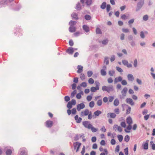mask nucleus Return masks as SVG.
<instances>
[{
    "label": "nucleus",
    "instance_id": "obj_21",
    "mask_svg": "<svg viewBox=\"0 0 155 155\" xmlns=\"http://www.w3.org/2000/svg\"><path fill=\"white\" fill-rule=\"evenodd\" d=\"M119 104V100L118 99H115L114 102V104L115 106H118Z\"/></svg>",
    "mask_w": 155,
    "mask_h": 155
},
{
    "label": "nucleus",
    "instance_id": "obj_61",
    "mask_svg": "<svg viewBox=\"0 0 155 155\" xmlns=\"http://www.w3.org/2000/svg\"><path fill=\"white\" fill-rule=\"evenodd\" d=\"M121 84L123 85H125L127 84L126 81L125 80H123L121 81Z\"/></svg>",
    "mask_w": 155,
    "mask_h": 155
},
{
    "label": "nucleus",
    "instance_id": "obj_2",
    "mask_svg": "<svg viewBox=\"0 0 155 155\" xmlns=\"http://www.w3.org/2000/svg\"><path fill=\"white\" fill-rule=\"evenodd\" d=\"M102 90L103 91H106L109 93L113 90V87L112 86H103L102 87Z\"/></svg>",
    "mask_w": 155,
    "mask_h": 155
},
{
    "label": "nucleus",
    "instance_id": "obj_33",
    "mask_svg": "<svg viewBox=\"0 0 155 155\" xmlns=\"http://www.w3.org/2000/svg\"><path fill=\"white\" fill-rule=\"evenodd\" d=\"M76 23L77 22L75 21H71L69 22V25H70V26H73V25L76 24Z\"/></svg>",
    "mask_w": 155,
    "mask_h": 155
},
{
    "label": "nucleus",
    "instance_id": "obj_43",
    "mask_svg": "<svg viewBox=\"0 0 155 155\" xmlns=\"http://www.w3.org/2000/svg\"><path fill=\"white\" fill-rule=\"evenodd\" d=\"M92 98V96L91 95H88L87 96V100L88 101H91Z\"/></svg>",
    "mask_w": 155,
    "mask_h": 155
},
{
    "label": "nucleus",
    "instance_id": "obj_7",
    "mask_svg": "<svg viewBox=\"0 0 155 155\" xmlns=\"http://www.w3.org/2000/svg\"><path fill=\"white\" fill-rule=\"evenodd\" d=\"M83 124L85 127L90 129V127L91 126V124H89V122L87 121H85L83 122Z\"/></svg>",
    "mask_w": 155,
    "mask_h": 155
},
{
    "label": "nucleus",
    "instance_id": "obj_18",
    "mask_svg": "<svg viewBox=\"0 0 155 155\" xmlns=\"http://www.w3.org/2000/svg\"><path fill=\"white\" fill-rule=\"evenodd\" d=\"M83 28V29L87 32H88L89 31V27L86 25H84Z\"/></svg>",
    "mask_w": 155,
    "mask_h": 155
},
{
    "label": "nucleus",
    "instance_id": "obj_30",
    "mask_svg": "<svg viewBox=\"0 0 155 155\" xmlns=\"http://www.w3.org/2000/svg\"><path fill=\"white\" fill-rule=\"evenodd\" d=\"M150 144L151 145L152 149L153 150H155V144L153 143L152 141L150 142Z\"/></svg>",
    "mask_w": 155,
    "mask_h": 155
},
{
    "label": "nucleus",
    "instance_id": "obj_57",
    "mask_svg": "<svg viewBox=\"0 0 155 155\" xmlns=\"http://www.w3.org/2000/svg\"><path fill=\"white\" fill-rule=\"evenodd\" d=\"M101 130L103 132H105L106 130L104 126H103L101 129Z\"/></svg>",
    "mask_w": 155,
    "mask_h": 155
},
{
    "label": "nucleus",
    "instance_id": "obj_3",
    "mask_svg": "<svg viewBox=\"0 0 155 155\" xmlns=\"http://www.w3.org/2000/svg\"><path fill=\"white\" fill-rule=\"evenodd\" d=\"M144 4V0H140L137 4V7L136 9L137 11L140 9Z\"/></svg>",
    "mask_w": 155,
    "mask_h": 155
},
{
    "label": "nucleus",
    "instance_id": "obj_51",
    "mask_svg": "<svg viewBox=\"0 0 155 155\" xmlns=\"http://www.w3.org/2000/svg\"><path fill=\"white\" fill-rule=\"evenodd\" d=\"M131 110V108L130 107H128L127 109L126 110V113L127 114H129L130 113V111Z\"/></svg>",
    "mask_w": 155,
    "mask_h": 155
},
{
    "label": "nucleus",
    "instance_id": "obj_39",
    "mask_svg": "<svg viewBox=\"0 0 155 155\" xmlns=\"http://www.w3.org/2000/svg\"><path fill=\"white\" fill-rule=\"evenodd\" d=\"M94 105V103L93 101H91L89 104V106L91 108L93 107Z\"/></svg>",
    "mask_w": 155,
    "mask_h": 155
},
{
    "label": "nucleus",
    "instance_id": "obj_22",
    "mask_svg": "<svg viewBox=\"0 0 155 155\" xmlns=\"http://www.w3.org/2000/svg\"><path fill=\"white\" fill-rule=\"evenodd\" d=\"M107 5H106V3L105 2H103L101 6V8L103 9H104Z\"/></svg>",
    "mask_w": 155,
    "mask_h": 155
},
{
    "label": "nucleus",
    "instance_id": "obj_28",
    "mask_svg": "<svg viewBox=\"0 0 155 155\" xmlns=\"http://www.w3.org/2000/svg\"><path fill=\"white\" fill-rule=\"evenodd\" d=\"M71 102H69L67 105V107L68 108L70 109L72 107L73 105L71 103Z\"/></svg>",
    "mask_w": 155,
    "mask_h": 155
},
{
    "label": "nucleus",
    "instance_id": "obj_48",
    "mask_svg": "<svg viewBox=\"0 0 155 155\" xmlns=\"http://www.w3.org/2000/svg\"><path fill=\"white\" fill-rule=\"evenodd\" d=\"M80 78L82 80H84L85 79V76L83 74H81L80 75Z\"/></svg>",
    "mask_w": 155,
    "mask_h": 155
},
{
    "label": "nucleus",
    "instance_id": "obj_34",
    "mask_svg": "<svg viewBox=\"0 0 155 155\" xmlns=\"http://www.w3.org/2000/svg\"><path fill=\"white\" fill-rule=\"evenodd\" d=\"M117 138L119 141L121 142L123 140V137L122 135H118L117 136Z\"/></svg>",
    "mask_w": 155,
    "mask_h": 155
},
{
    "label": "nucleus",
    "instance_id": "obj_32",
    "mask_svg": "<svg viewBox=\"0 0 155 155\" xmlns=\"http://www.w3.org/2000/svg\"><path fill=\"white\" fill-rule=\"evenodd\" d=\"M71 16L72 17V18H74L75 19H78V15L76 13H73L71 15Z\"/></svg>",
    "mask_w": 155,
    "mask_h": 155
},
{
    "label": "nucleus",
    "instance_id": "obj_62",
    "mask_svg": "<svg viewBox=\"0 0 155 155\" xmlns=\"http://www.w3.org/2000/svg\"><path fill=\"white\" fill-rule=\"evenodd\" d=\"M116 69L119 72H121L123 71V70L122 69L119 67H116Z\"/></svg>",
    "mask_w": 155,
    "mask_h": 155
},
{
    "label": "nucleus",
    "instance_id": "obj_10",
    "mask_svg": "<svg viewBox=\"0 0 155 155\" xmlns=\"http://www.w3.org/2000/svg\"><path fill=\"white\" fill-rule=\"evenodd\" d=\"M107 117L108 118L110 117L111 118H114L116 117V115L114 113H110L107 114Z\"/></svg>",
    "mask_w": 155,
    "mask_h": 155
},
{
    "label": "nucleus",
    "instance_id": "obj_35",
    "mask_svg": "<svg viewBox=\"0 0 155 155\" xmlns=\"http://www.w3.org/2000/svg\"><path fill=\"white\" fill-rule=\"evenodd\" d=\"M12 153V151L10 149L7 150L6 152V155H11Z\"/></svg>",
    "mask_w": 155,
    "mask_h": 155
},
{
    "label": "nucleus",
    "instance_id": "obj_36",
    "mask_svg": "<svg viewBox=\"0 0 155 155\" xmlns=\"http://www.w3.org/2000/svg\"><path fill=\"white\" fill-rule=\"evenodd\" d=\"M104 151L105 152V153H102L100 154V155H107L108 154V151L107 149H104Z\"/></svg>",
    "mask_w": 155,
    "mask_h": 155
},
{
    "label": "nucleus",
    "instance_id": "obj_11",
    "mask_svg": "<svg viewBox=\"0 0 155 155\" xmlns=\"http://www.w3.org/2000/svg\"><path fill=\"white\" fill-rule=\"evenodd\" d=\"M74 49L72 47H69L66 51V52L69 54H72L74 52Z\"/></svg>",
    "mask_w": 155,
    "mask_h": 155
},
{
    "label": "nucleus",
    "instance_id": "obj_25",
    "mask_svg": "<svg viewBox=\"0 0 155 155\" xmlns=\"http://www.w3.org/2000/svg\"><path fill=\"white\" fill-rule=\"evenodd\" d=\"M111 9L110 5V4H107L106 6V11L107 12H109Z\"/></svg>",
    "mask_w": 155,
    "mask_h": 155
},
{
    "label": "nucleus",
    "instance_id": "obj_16",
    "mask_svg": "<svg viewBox=\"0 0 155 155\" xmlns=\"http://www.w3.org/2000/svg\"><path fill=\"white\" fill-rule=\"evenodd\" d=\"M69 30L71 32H74L76 31V28L74 26H70L69 28Z\"/></svg>",
    "mask_w": 155,
    "mask_h": 155
},
{
    "label": "nucleus",
    "instance_id": "obj_23",
    "mask_svg": "<svg viewBox=\"0 0 155 155\" xmlns=\"http://www.w3.org/2000/svg\"><path fill=\"white\" fill-rule=\"evenodd\" d=\"M102 112L101 111L97 110L94 112V114L96 116H98Z\"/></svg>",
    "mask_w": 155,
    "mask_h": 155
},
{
    "label": "nucleus",
    "instance_id": "obj_26",
    "mask_svg": "<svg viewBox=\"0 0 155 155\" xmlns=\"http://www.w3.org/2000/svg\"><path fill=\"white\" fill-rule=\"evenodd\" d=\"M81 94L82 95L83 94V92L82 91H81L80 92V93H78L77 94V95H76V97L77 99H80L81 98Z\"/></svg>",
    "mask_w": 155,
    "mask_h": 155
},
{
    "label": "nucleus",
    "instance_id": "obj_27",
    "mask_svg": "<svg viewBox=\"0 0 155 155\" xmlns=\"http://www.w3.org/2000/svg\"><path fill=\"white\" fill-rule=\"evenodd\" d=\"M130 140V137L128 135H126L124 138V141L126 142H128Z\"/></svg>",
    "mask_w": 155,
    "mask_h": 155
},
{
    "label": "nucleus",
    "instance_id": "obj_47",
    "mask_svg": "<svg viewBox=\"0 0 155 155\" xmlns=\"http://www.w3.org/2000/svg\"><path fill=\"white\" fill-rule=\"evenodd\" d=\"M88 117L89 119L91 120L92 118V112L91 111H90L89 114H88Z\"/></svg>",
    "mask_w": 155,
    "mask_h": 155
},
{
    "label": "nucleus",
    "instance_id": "obj_13",
    "mask_svg": "<svg viewBox=\"0 0 155 155\" xmlns=\"http://www.w3.org/2000/svg\"><path fill=\"white\" fill-rule=\"evenodd\" d=\"M127 90V88L125 87L124 88L123 90L122 91L121 93L122 95L123 96H126Z\"/></svg>",
    "mask_w": 155,
    "mask_h": 155
},
{
    "label": "nucleus",
    "instance_id": "obj_46",
    "mask_svg": "<svg viewBox=\"0 0 155 155\" xmlns=\"http://www.w3.org/2000/svg\"><path fill=\"white\" fill-rule=\"evenodd\" d=\"M96 33L97 34H101V32L100 28H97L96 29Z\"/></svg>",
    "mask_w": 155,
    "mask_h": 155
},
{
    "label": "nucleus",
    "instance_id": "obj_41",
    "mask_svg": "<svg viewBox=\"0 0 155 155\" xmlns=\"http://www.w3.org/2000/svg\"><path fill=\"white\" fill-rule=\"evenodd\" d=\"M122 31L124 33H128L129 32V29L127 28H123L122 29Z\"/></svg>",
    "mask_w": 155,
    "mask_h": 155
},
{
    "label": "nucleus",
    "instance_id": "obj_42",
    "mask_svg": "<svg viewBox=\"0 0 155 155\" xmlns=\"http://www.w3.org/2000/svg\"><path fill=\"white\" fill-rule=\"evenodd\" d=\"M71 110V113L73 114H75L77 112L75 108H73Z\"/></svg>",
    "mask_w": 155,
    "mask_h": 155
},
{
    "label": "nucleus",
    "instance_id": "obj_29",
    "mask_svg": "<svg viewBox=\"0 0 155 155\" xmlns=\"http://www.w3.org/2000/svg\"><path fill=\"white\" fill-rule=\"evenodd\" d=\"M90 129H91V131L93 132H96L97 130V129L93 127L92 125H91V127H90Z\"/></svg>",
    "mask_w": 155,
    "mask_h": 155
},
{
    "label": "nucleus",
    "instance_id": "obj_53",
    "mask_svg": "<svg viewBox=\"0 0 155 155\" xmlns=\"http://www.w3.org/2000/svg\"><path fill=\"white\" fill-rule=\"evenodd\" d=\"M95 84L96 85V87L97 88H99V86L100 85V83L98 81H95Z\"/></svg>",
    "mask_w": 155,
    "mask_h": 155
},
{
    "label": "nucleus",
    "instance_id": "obj_55",
    "mask_svg": "<svg viewBox=\"0 0 155 155\" xmlns=\"http://www.w3.org/2000/svg\"><path fill=\"white\" fill-rule=\"evenodd\" d=\"M76 8L78 10H80L81 9V6L79 3H78L77 4L76 6Z\"/></svg>",
    "mask_w": 155,
    "mask_h": 155
},
{
    "label": "nucleus",
    "instance_id": "obj_12",
    "mask_svg": "<svg viewBox=\"0 0 155 155\" xmlns=\"http://www.w3.org/2000/svg\"><path fill=\"white\" fill-rule=\"evenodd\" d=\"M103 68L104 69V70L101 69V73L102 75L105 76L106 74V72L105 71V70L106 69V67L105 66H103Z\"/></svg>",
    "mask_w": 155,
    "mask_h": 155
},
{
    "label": "nucleus",
    "instance_id": "obj_5",
    "mask_svg": "<svg viewBox=\"0 0 155 155\" xmlns=\"http://www.w3.org/2000/svg\"><path fill=\"white\" fill-rule=\"evenodd\" d=\"M85 107V105L83 103H81L77 105V109L78 111H80L81 109H84Z\"/></svg>",
    "mask_w": 155,
    "mask_h": 155
},
{
    "label": "nucleus",
    "instance_id": "obj_14",
    "mask_svg": "<svg viewBox=\"0 0 155 155\" xmlns=\"http://www.w3.org/2000/svg\"><path fill=\"white\" fill-rule=\"evenodd\" d=\"M122 78L120 76L116 78H115L114 80V83H116L118 82H120L122 81Z\"/></svg>",
    "mask_w": 155,
    "mask_h": 155
},
{
    "label": "nucleus",
    "instance_id": "obj_50",
    "mask_svg": "<svg viewBox=\"0 0 155 155\" xmlns=\"http://www.w3.org/2000/svg\"><path fill=\"white\" fill-rule=\"evenodd\" d=\"M93 73L91 71H89L87 72V76L89 77H91Z\"/></svg>",
    "mask_w": 155,
    "mask_h": 155
},
{
    "label": "nucleus",
    "instance_id": "obj_19",
    "mask_svg": "<svg viewBox=\"0 0 155 155\" xmlns=\"http://www.w3.org/2000/svg\"><path fill=\"white\" fill-rule=\"evenodd\" d=\"M127 78L129 81H132L134 79V78L132 75L129 74L127 76Z\"/></svg>",
    "mask_w": 155,
    "mask_h": 155
},
{
    "label": "nucleus",
    "instance_id": "obj_6",
    "mask_svg": "<svg viewBox=\"0 0 155 155\" xmlns=\"http://www.w3.org/2000/svg\"><path fill=\"white\" fill-rule=\"evenodd\" d=\"M90 111L87 109H85L81 112V117L87 116L89 114Z\"/></svg>",
    "mask_w": 155,
    "mask_h": 155
},
{
    "label": "nucleus",
    "instance_id": "obj_58",
    "mask_svg": "<svg viewBox=\"0 0 155 155\" xmlns=\"http://www.w3.org/2000/svg\"><path fill=\"white\" fill-rule=\"evenodd\" d=\"M122 63L124 65H127L128 62L127 61L124 60L122 61Z\"/></svg>",
    "mask_w": 155,
    "mask_h": 155
},
{
    "label": "nucleus",
    "instance_id": "obj_54",
    "mask_svg": "<svg viewBox=\"0 0 155 155\" xmlns=\"http://www.w3.org/2000/svg\"><path fill=\"white\" fill-rule=\"evenodd\" d=\"M76 93V90L74 91L71 94V97H74L75 94Z\"/></svg>",
    "mask_w": 155,
    "mask_h": 155
},
{
    "label": "nucleus",
    "instance_id": "obj_24",
    "mask_svg": "<svg viewBox=\"0 0 155 155\" xmlns=\"http://www.w3.org/2000/svg\"><path fill=\"white\" fill-rule=\"evenodd\" d=\"M143 148L145 150H147L148 149V143L147 142H146L143 145Z\"/></svg>",
    "mask_w": 155,
    "mask_h": 155
},
{
    "label": "nucleus",
    "instance_id": "obj_56",
    "mask_svg": "<svg viewBox=\"0 0 155 155\" xmlns=\"http://www.w3.org/2000/svg\"><path fill=\"white\" fill-rule=\"evenodd\" d=\"M81 86L83 87H86L87 86V84L85 82H82L81 84Z\"/></svg>",
    "mask_w": 155,
    "mask_h": 155
},
{
    "label": "nucleus",
    "instance_id": "obj_38",
    "mask_svg": "<svg viewBox=\"0 0 155 155\" xmlns=\"http://www.w3.org/2000/svg\"><path fill=\"white\" fill-rule=\"evenodd\" d=\"M88 83L90 84H93L94 82V81L92 78H90L88 80Z\"/></svg>",
    "mask_w": 155,
    "mask_h": 155
},
{
    "label": "nucleus",
    "instance_id": "obj_20",
    "mask_svg": "<svg viewBox=\"0 0 155 155\" xmlns=\"http://www.w3.org/2000/svg\"><path fill=\"white\" fill-rule=\"evenodd\" d=\"M99 89V88H97L95 87H92L91 88V91L92 92H95L96 91L98 90Z\"/></svg>",
    "mask_w": 155,
    "mask_h": 155
},
{
    "label": "nucleus",
    "instance_id": "obj_8",
    "mask_svg": "<svg viewBox=\"0 0 155 155\" xmlns=\"http://www.w3.org/2000/svg\"><path fill=\"white\" fill-rule=\"evenodd\" d=\"M126 101L127 103L130 104L131 106H133L134 104V102L130 98L126 99Z\"/></svg>",
    "mask_w": 155,
    "mask_h": 155
},
{
    "label": "nucleus",
    "instance_id": "obj_45",
    "mask_svg": "<svg viewBox=\"0 0 155 155\" xmlns=\"http://www.w3.org/2000/svg\"><path fill=\"white\" fill-rule=\"evenodd\" d=\"M85 152V147L84 146L82 149V150L81 152V153L82 155H84Z\"/></svg>",
    "mask_w": 155,
    "mask_h": 155
},
{
    "label": "nucleus",
    "instance_id": "obj_49",
    "mask_svg": "<svg viewBox=\"0 0 155 155\" xmlns=\"http://www.w3.org/2000/svg\"><path fill=\"white\" fill-rule=\"evenodd\" d=\"M148 19V16L147 15H145L143 17V19L144 21H147Z\"/></svg>",
    "mask_w": 155,
    "mask_h": 155
},
{
    "label": "nucleus",
    "instance_id": "obj_17",
    "mask_svg": "<svg viewBox=\"0 0 155 155\" xmlns=\"http://www.w3.org/2000/svg\"><path fill=\"white\" fill-rule=\"evenodd\" d=\"M114 128H116V129H117V130L119 132H122V128L120 126H118L117 125H114Z\"/></svg>",
    "mask_w": 155,
    "mask_h": 155
},
{
    "label": "nucleus",
    "instance_id": "obj_9",
    "mask_svg": "<svg viewBox=\"0 0 155 155\" xmlns=\"http://www.w3.org/2000/svg\"><path fill=\"white\" fill-rule=\"evenodd\" d=\"M53 122L51 120H47L46 122V125L48 127H51L53 125Z\"/></svg>",
    "mask_w": 155,
    "mask_h": 155
},
{
    "label": "nucleus",
    "instance_id": "obj_52",
    "mask_svg": "<svg viewBox=\"0 0 155 155\" xmlns=\"http://www.w3.org/2000/svg\"><path fill=\"white\" fill-rule=\"evenodd\" d=\"M121 126L124 128H125L126 127V124L124 122H121L120 123Z\"/></svg>",
    "mask_w": 155,
    "mask_h": 155
},
{
    "label": "nucleus",
    "instance_id": "obj_60",
    "mask_svg": "<svg viewBox=\"0 0 155 155\" xmlns=\"http://www.w3.org/2000/svg\"><path fill=\"white\" fill-rule=\"evenodd\" d=\"M108 42V40L107 39H106L103 40L102 41V43L103 44L106 45Z\"/></svg>",
    "mask_w": 155,
    "mask_h": 155
},
{
    "label": "nucleus",
    "instance_id": "obj_44",
    "mask_svg": "<svg viewBox=\"0 0 155 155\" xmlns=\"http://www.w3.org/2000/svg\"><path fill=\"white\" fill-rule=\"evenodd\" d=\"M137 60L136 59H135L134 61V66L135 67H136L137 66Z\"/></svg>",
    "mask_w": 155,
    "mask_h": 155
},
{
    "label": "nucleus",
    "instance_id": "obj_1",
    "mask_svg": "<svg viewBox=\"0 0 155 155\" xmlns=\"http://www.w3.org/2000/svg\"><path fill=\"white\" fill-rule=\"evenodd\" d=\"M126 120L127 124L128 125L126 128L124 129V131L126 133H129L130 132V130L132 128L131 124L133 123V120L132 118L129 116L127 118Z\"/></svg>",
    "mask_w": 155,
    "mask_h": 155
},
{
    "label": "nucleus",
    "instance_id": "obj_59",
    "mask_svg": "<svg viewBox=\"0 0 155 155\" xmlns=\"http://www.w3.org/2000/svg\"><path fill=\"white\" fill-rule=\"evenodd\" d=\"M65 101L67 102L69 101L70 100V97L68 96H66L64 97Z\"/></svg>",
    "mask_w": 155,
    "mask_h": 155
},
{
    "label": "nucleus",
    "instance_id": "obj_4",
    "mask_svg": "<svg viewBox=\"0 0 155 155\" xmlns=\"http://www.w3.org/2000/svg\"><path fill=\"white\" fill-rule=\"evenodd\" d=\"M81 145V143L78 142H77L74 143V149H76V152L78 151Z\"/></svg>",
    "mask_w": 155,
    "mask_h": 155
},
{
    "label": "nucleus",
    "instance_id": "obj_63",
    "mask_svg": "<svg viewBox=\"0 0 155 155\" xmlns=\"http://www.w3.org/2000/svg\"><path fill=\"white\" fill-rule=\"evenodd\" d=\"M107 81L108 83H112L113 82V80L111 78H108L107 80Z\"/></svg>",
    "mask_w": 155,
    "mask_h": 155
},
{
    "label": "nucleus",
    "instance_id": "obj_40",
    "mask_svg": "<svg viewBox=\"0 0 155 155\" xmlns=\"http://www.w3.org/2000/svg\"><path fill=\"white\" fill-rule=\"evenodd\" d=\"M108 73L110 76H112L114 74L115 72L114 71H109Z\"/></svg>",
    "mask_w": 155,
    "mask_h": 155
},
{
    "label": "nucleus",
    "instance_id": "obj_15",
    "mask_svg": "<svg viewBox=\"0 0 155 155\" xmlns=\"http://www.w3.org/2000/svg\"><path fill=\"white\" fill-rule=\"evenodd\" d=\"M78 70L77 72L78 73H80L83 71V67L81 65H78Z\"/></svg>",
    "mask_w": 155,
    "mask_h": 155
},
{
    "label": "nucleus",
    "instance_id": "obj_37",
    "mask_svg": "<svg viewBox=\"0 0 155 155\" xmlns=\"http://www.w3.org/2000/svg\"><path fill=\"white\" fill-rule=\"evenodd\" d=\"M84 18L85 19L87 20H90L91 18V17L90 15H85Z\"/></svg>",
    "mask_w": 155,
    "mask_h": 155
},
{
    "label": "nucleus",
    "instance_id": "obj_64",
    "mask_svg": "<svg viewBox=\"0 0 155 155\" xmlns=\"http://www.w3.org/2000/svg\"><path fill=\"white\" fill-rule=\"evenodd\" d=\"M114 111L117 114H118L119 113V110L118 108H116L115 109Z\"/></svg>",
    "mask_w": 155,
    "mask_h": 155
},
{
    "label": "nucleus",
    "instance_id": "obj_31",
    "mask_svg": "<svg viewBox=\"0 0 155 155\" xmlns=\"http://www.w3.org/2000/svg\"><path fill=\"white\" fill-rule=\"evenodd\" d=\"M102 104V101L101 99L97 101V104L98 106H101Z\"/></svg>",
    "mask_w": 155,
    "mask_h": 155
}]
</instances>
